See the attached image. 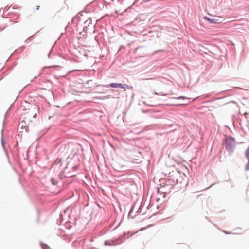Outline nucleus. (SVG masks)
Masks as SVG:
<instances>
[{"label":"nucleus","mask_w":249,"mask_h":249,"mask_svg":"<svg viewBox=\"0 0 249 249\" xmlns=\"http://www.w3.org/2000/svg\"><path fill=\"white\" fill-rule=\"evenodd\" d=\"M171 174L170 173L169 175ZM172 176V175H169V178L168 179H166L164 182L161 183L160 188H158V192H160V190H161V192L162 193H167L168 191H170V189L178 183V179L176 177H171Z\"/></svg>","instance_id":"obj_1"},{"label":"nucleus","mask_w":249,"mask_h":249,"mask_svg":"<svg viewBox=\"0 0 249 249\" xmlns=\"http://www.w3.org/2000/svg\"><path fill=\"white\" fill-rule=\"evenodd\" d=\"M223 144L229 154L231 155L235 149V139L231 136H227L225 138Z\"/></svg>","instance_id":"obj_2"},{"label":"nucleus","mask_w":249,"mask_h":249,"mask_svg":"<svg viewBox=\"0 0 249 249\" xmlns=\"http://www.w3.org/2000/svg\"><path fill=\"white\" fill-rule=\"evenodd\" d=\"M204 18L208 21L210 24H218L222 22V18L220 17H214L213 18H210L208 17L205 16Z\"/></svg>","instance_id":"obj_3"},{"label":"nucleus","mask_w":249,"mask_h":249,"mask_svg":"<svg viewBox=\"0 0 249 249\" xmlns=\"http://www.w3.org/2000/svg\"><path fill=\"white\" fill-rule=\"evenodd\" d=\"M134 206H132L131 207V208L130 210L129 211V213H128V217L129 218L131 217L132 218H133L137 215H138L141 212V211H142V209L143 208V206L141 204V205L139 206V207L138 208V210L136 212V214H135L134 216H133V215H132V213H133V210H134Z\"/></svg>","instance_id":"obj_4"},{"label":"nucleus","mask_w":249,"mask_h":249,"mask_svg":"<svg viewBox=\"0 0 249 249\" xmlns=\"http://www.w3.org/2000/svg\"><path fill=\"white\" fill-rule=\"evenodd\" d=\"M104 86L106 87V88H109V87H111V88H120L121 89H122V87H123L122 84L117 83H110V84L107 85H104Z\"/></svg>","instance_id":"obj_5"},{"label":"nucleus","mask_w":249,"mask_h":249,"mask_svg":"<svg viewBox=\"0 0 249 249\" xmlns=\"http://www.w3.org/2000/svg\"><path fill=\"white\" fill-rule=\"evenodd\" d=\"M67 210H65L64 212L60 213L59 214V219L57 220V223L58 224L60 225L62 224L64 220V214H66Z\"/></svg>","instance_id":"obj_6"},{"label":"nucleus","mask_w":249,"mask_h":249,"mask_svg":"<svg viewBox=\"0 0 249 249\" xmlns=\"http://www.w3.org/2000/svg\"><path fill=\"white\" fill-rule=\"evenodd\" d=\"M80 20V17L78 15L74 16L72 19V22L74 24H77Z\"/></svg>","instance_id":"obj_7"},{"label":"nucleus","mask_w":249,"mask_h":249,"mask_svg":"<svg viewBox=\"0 0 249 249\" xmlns=\"http://www.w3.org/2000/svg\"><path fill=\"white\" fill-rule=\"evenodd\" d=\"M91 24V19L89 18L88 20L84 21L85 27L89 26Z\"/></svg>","instance_id":"obj_8"},{"label":"nucleus","mask_w":249,"mask_h":249,"mask_svg":"<svg viewBox=\"0 0 249 249\" xmlns=\"http://www.w3.org/2000/svg\"><path fill=\"white\" fill-rule=\"evenodd\" d=\"M105 245L112 246L114 245V241H106L104 242Z\"/></svg>","instance_id":"obj_9"},{"label":"nucleus","mask_w":249,"mask_h":249,"mask_svg":"<svg viewBox=\"0 0 249 249\" xmlns=\"http://www.w3.org/2000/svg\"><path fill=\"white\" fill-rule=\"evenodd\" d=\"M187 99V98L185 96H179L178 97H177V98H175V97H172V98H171L170 99L171 100H172V99H177V100H179V99Z\"/></svg>","instance_id":"obj_10"},{"label":"nucleus","mask_w":249,"mask_h":249,"mask_svg":"<svg viewBox=\"0 0 249 249\" xmlns=\"http://www.w3.org/2000/svg\"><path fill=\"white\" fill-rule=\"evenodd\" d=\"M41 246L42 249H51V248L46 244L41 243Z\"/></svg>","instance_id":"obj_11"},{"label":"nucleus","mask_w":249,"mask_h":249,"mask_svg":"<svg viewBox=\"0 0 249 249\" xmlns=\"http://www.w3.org/2000/svg\"><path fill=\"white\" fill-rule=\"evenodd\" d=\"M1 133H2V134L3 133V130L1 131ZM1 145H2V147H3V148H5L4 146H5V141L3 139V135H2V137H1Z\"/></svg>","instance_id":"obj_12"},{"label":"nucleus","mask_w":249,"mask_h":249,"mask_svg":"<svg viewBox=\"0 0 249 249\" xmlns=\"http://www.w3.org/2000/svg\"><path fill=\"white\" fill-rule=\"evenodd\" d=\"M51 182H52V184L53 185H56L58 183L57 180L55 179V178H51Z\"/></svg>","instance_id":"obj_13"},{"label":"nucleus","mask_w":249,"mask_h":249,"mask_svg":"<svg viewBox=\"0 0 249 249\" xmlns=\"http://www.w3.org/2000/svg\"><path fill=\"white\" fill-rule=\"evenodd\" d=\"M245 157L247 159H249V147L247 149L245 152Z\"/></svg>","instance_id":"obj_14"},{"label":"nucleus","mask_w":249,"mask_h":249,"mask_svg":"<svg viewBox=\"0 0 249 249\" xmlns=\"http://www.w3.org/2000/svg\"><path fill=\"white\" fill-rule=\"evenodd\" d=\"M122 86L123 87H122V89H130V86L127 84H122Z\"/></svg>","instance_id":"obj_15"},{"label":"nucleus","mask_w":249,"mask_h":249,"mask_svg":"<svg viewBox=\"0 0 249 249\" xmlns=\"http://www.w3.org/2000/svg\"><path fill=\"white\" fill-rule=\"evenodd\" d=\"M246 170H249V160L248 161V163L246 165Z\"/></svg>","instance_id":"obj_16"},{"label":"nucleus","mask_w":249,"mask_h":249,"mask_svg":"<svg viewBox=\"0 0 249 249\" xmlns=\"http://www.w3.org/2000/svg\"><path fill=\"white\" fill-rule=\"evenodd\" d=\"M78 166H74L72 167V169L74 170H76L78 168Z\"/></svg>","instance_id":"obj_17"},{"label":"nucleus","mask_w":249,"mask_h":249,"mask_svg":"<svg viewBox=\"0 0 249 249\" xmlns=\"http://www.w3.org/2000/svg\"><path fill=\"white\" fill-rule=\"evenodd\" d=\"M121 223L119 224L118 226H117L115 228H114L112 231H114V230L116 229L120 225Z\"/></svg>","instance_id":"obj_18"},{"label":"nucleus","mask_w":249,"mask_h":249,"mask_svg":"<svg viewBox=\"0 0 249 249\" xmlns=\"http://www.w3.org/2000/svg\"><path fill=\"white\" fill-rule=\"evenodd\" d=\"M223 232H224L225 234H230V233H230V232H227L226 231H223Z\"/></svg>","instance_id":"obj_19"},{"label":"nucleus","mask_w":249,"mask_h":249,"mask_svg":"<svg viewBox=\"0 0 249 249\" xmlns=\"http://www.w3.org/2000/svg\"><path fill=\"white\" fill-rule=\"evenodd\" d=\"M66 217H70V213H68L66 214Z\"/></svg>","instance_id":"obj_20"},{"label":"nucleus","mask_w":249,"mask_h":249,"mask_svg":"<svg viewBox=\"0 0 249 249\" xmlns=\"http://www.w3.org/2000/svg\"><path fill=\"white\" fill-rule=\"evenodd\" d=\"M39 8H40V6H37V7H36V9H37V10H39Z\"/></svg>","instance_id":"obj_21"},{"label":"nucleus","mask_w":249,"mask_h":249,"mask_svg":"<svg viewBox=\"0 0 249 249\" xmlns=\"http://www.w3.org/2000/svg\"><path fill=\"white\" fill-rule=\"evenodd\" d=\"M36 115H37L36 113H35V114H34V115L33 117H34V118H36Z\"/></svg>","instance_id":"obj_22"},{"label":"nucleus","mask_w":249,"mask_h":249,"mask_svg":"<svg viewBox=\"0 0 249 249\" xmlns=\"http://www.w3.org/2000/svg\"><path fill=\"white\" fill-rule=\"evenodd\" d=\"M216 183H213L212 184L209 188H210L211 186H212L213 185L215 184Z\"/></svg>","instance_id":"obj_23"},{"label":"nucleus","mask_w":249,"mask_h":249,"mask_svg":"<svg viewBox=\"0 0 249 249\" xmlns=\"http://www.w3.org/2000/svg\"><path fill=\"white\" fill-rule=\"evenodd\" d=\"M222 98H216V100H219V99H222Z\"/></svg>","instance_id":"obj_24"},{"label":"nucleus","mask_w":249,"mask_h":249,"mask_svg":"<svg viewBox=\"0 0 249 249\" xmlns=\"http://www.w3.org/2000/svg\"><path fill=\"white\" fill-rule=\"evenodd\" d=\"M247 114H248V113H246V112H245V113H244V115H245V116H246V115H247Z\"/></svg>","instance_id":"obj_25"},{"label":"nucleus","mask_w":249,"mask_h":249,"mask_svg":"<svg viewBox=\"0 0 249 249\" xmlns=\"http://www.w3.org/2000/svg\"><path fill=\"white\" fill-rule=\"evenodd\" d=\"M75 176H76L75 175H71V177Z\"/></svg>","instance_id":"obj_26"},{"label":"nucleus","mask_w":249,"mask_h":249,"mask_svg":"<svg viewBox=\"0 0 249 249\" xmlns=\"http://www.w3.org/2000/svg\"><path fill=\"white\" fill-rule=\"evenodd\" d=\"M237 229H240V228H237V229H234V231L236 230Z\"/></svg>","instance_id":"obj_27"},{"label":"nucleus","mask_w":249,"mask_h":249,"mask_svg":"<svg viewBox=\"0 0 249 249\" xmlns=\"http://www.w3.org/2000/svg\"><path fill=\"white\" fill-rule=\"evenodd\" d=\"M113 224H110L109 227L112 226Z\"/></svg>","instance_id":"obj_28"},{"label":"nucleus","mask_w":249,"mask_h":249,"mask_svg":"<svg viewBox=\"0 0 249 249\" xmlns=\"http://www.w3.org/2000/svg\"><path fill=\"white\" fill-rule=\"evenodd\" d=\"M112 1H113V0H112Z\"/></svg>","instance_id":"obj_29"}]
</instances>
